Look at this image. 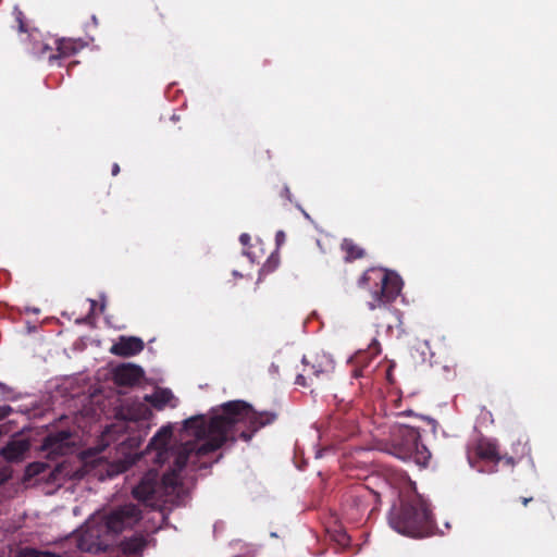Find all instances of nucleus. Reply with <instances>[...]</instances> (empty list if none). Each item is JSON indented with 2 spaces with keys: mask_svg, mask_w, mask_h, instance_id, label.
<instances>
[{
  "mask_svg": "<svg viewBox=\"0 0 557 557\" xmlns=\"http://www.w3.org/2000/svg\"><path fill=\"white\" fill-rule=\"evenodd\" d=\"M277 413L257 411L244 400H230L214 410L207 420L203 416L191 417L184 422V429L195 437L186 442L176 453L169 451L168 444L172 436L170 428H162L150 440L148 449L157 451L156 461L164 462L173 456V466L160 479L157 470H149L133 488V496L141 502L152 503L163 493L171 494L181 485V472L194 458L207 456L220 449L225 443H235L238 438L249 442L262 428L274 423Z\"/></svg>",
  "mask_w": 557,
  "mask_h": 557,
  "instance_id": "obj_1",
  "label": "nucleus"
},
{
  "mask_svg": "<svg viewBox=\"0 0 557 557\" xmlns=\"http://www.w3.org/2000/svg\"><path fill=\"white\" fill-rule=\"evenodd\" d=\"M388 524L399 534L423 539L436 534V523L430 504L411 487L399 492L398 502L388 512Z\"/></svg>",
  "mask_w": 557,
  "mask_h": 557,
  "instance_id": "obj_2",
  "label": "nucleus"
},
{
  "mask_svg": "<svg viewBox=\"0 0 557 557\" xmlns=\"http://www.w3.org/2000/svg\"><path fill=\"white\" fill-rule=\"evenodd\" d=\"M358 286L370 293L367 301L369 310L388 311L403 288L401 277L394 271L383 268H369L358 280Z\"/></svg>",
  "mask_w": 557,
  "mask_h": 557,
  "instance_id": "obj_3",
  "label": "nucleus"
},
{
  "mask_svg": "<svg viewBox=\"0 0 557 557\" xmlns=\"http://www.w3.org/2000/svg\"><path fill=\"white\" fill-rule=\"evenodd\" d=\"M387 451L417 465H426L431 457L428 448L420 442L419 430L408 425H399L392 431Z\"/></svg>",
  "mask_w": 557,
  "mask_h": 557,
  "instance_id": "obj_4",
  "label": "nucleus"
},
{
  "mask_svg": "<svg viewBox=\"0 0 557 557\" xmlns=\"http://www.w3.org/2000/svg\"><path fill=\"white\" fill-rule=\"evenodd\" d=\"M301 363L302 370L296 376L295 384L302 387H311L317 382L329 379L334 370L333 360L324 352L304 356Z\"/></svg>",
  "mask_w": 557,
  "mask_h": 557,
  "instance_id": "obj_5",
  "label": "nucleus"
},
{
  "mask_svg": "<svg viewBox=\"0 0 557 557\" xmlns=\"http://www.w3.org/2000/svg\"><path fill=\"white\" fill-rule=\"evenodd\" d=\"M141 519V510L135 504H125L112 509L104 517L106 532L117 535L122 531L136 525Z\"/></svg>",
  "mask_w": 557,
  "mask_h": 557,
  "instance_id": "obj_6",
  "label": "nucleus"
},
{
  "mask_svg": "<svg viewBox=\"0 0 557 557\" xmlns=\"http://www.w3.org/2000/svg\"><path fill=\"white\" fill-rule=\"evenodd\" d=\"M478 460L493 463H498L504 460L509 467H513L516 465V460L512 456H502L496 443L486 438L479 440L474 446L468 450V461L472 467H474V461Z\"/></svg>",
  "mask_w": 557,
  "mask_h": 557,
  "instance_id": "obj_7",
  "label": "nucleus"
},
{
  "mask_svg": "<svg viewBox=\"0 0 557 557\" xmlns=\"http://www.w3.org/2000/svg\"><path fill=\"white\" fill-rule=\"evenodd\" d=\"M103 524L88 525L77 539V547L82 552L99 554L106 552L110 546Z\"/></svg>",
  "mask_w": 557,
  "mask_h": 557,
  "instance_id": "obj_8",
  "label": "nucleus"
},
{
  "mask_svg": "<svg viewBox=\"0 0 557 557\" xmlns=\"http://www.w3.org/2000/svg\"><path fill=\"white\" fill-rule=\"evenodd\" d=\"M141 367L133 363H123L113 370L114 383L119 386H134L144 377Z\"/></svg>",
  "mask_w": 557,
  "mask_h": 557,
  "instance_id": "obj_9",
  "label": "nucleus"
},
{
  "mask_svg": "<svg viewBox=\"0 0 557 557\" xmlns=\"http://www.w3.org/2000/svg\"><path fill=\"white\" fill-rule=\"evenodd\" d=\"M71 437V432L66 430L50 433L42 442V450L50 455L62 456L70 448Z\"/></svg>",
  "mask_w": 557,
  "mask_h": 557,
  "instance_id": "obj_10",
  "label": "nucleus"
},
{
  "mask_svg": "<svg viewBox=\"0 0 557 557\" xmlns=\"http://www.w3.org/2000/svg\"><path fill=\"white\" fill-rule=\"evenodd\" d=\"M144 348L145 343L141 338L122 335L119 337L117 342L111 346L110 352L119 357L128 358L140 354Z\"/></svg>",
  "mask_w": 557,
  "mask_h": 557,
  "instance_id": "obj_11",
  "label": "nucleus"
},
{
  "mask_svg": "<svg viewBox=\"0 0 557 557\" xmlns=\"http://www.w3.org/2000/svg\"><path fill=\"white\" fill-rule=\"evenodd\" d=\"M53 45L55 46V53L48 55V61L50 63H53L60 59L72 57L83 48L81 40L71 38L54 39Z\"/></svg>",
  "mask_w": 557,
  "mask_h": 557,
  "instance_id": "obj_12",
  "label": "nucleus"
},
{
  "mask_svg": "<svg viewBox=\"0 0 557 557\" xmlns=\"http://www.w3.org/2000/svg\"><path fill=\"white\" fill-rule=\"evenodd\" d=\"M173 399L174 395L168 388H158L153 394L144 396V401L150 404L157 410L164 409L166 405L175 407V404H171Z\"/></svg>",
  "mask_w": 557,
  "mask_h": 557,
  "instance_id": "obj_13",
  "label": "nucleus"
},
{
  "mask_svg": "<svg viewBox=\"0 0 557 557\" xmlns=\"http://www.w3.org/2000/svg\"><path fill=\"white\" fill-rule=\"evenodd\" d=\"M339 247L344 255L345 262H354L367 256L366 249L351 238H344Z\"/></svg>",
  "mask_w": 557,
  "mask_h": 557,
  "instance_id": "obj_14",
  "label": "nucleus"
},
{
  "mask_svg": "<svg viewBox=\"0 0 557 557\" xmlns=\"http://www.w3.org/2000/svg\"><path fill=\"white\" fill-rule=\"evenodd\" d=\"M147 546V539L143 534H134L124 539L121 544V550L126 555H135L141 553Z\"/></svg>",
  "mask_w": 557,
  "mask_h": 557,
  "instance_id": "obj_15",
  "label": "nucleus"
},
{
  "mask_svg": "<svg viewBox=\"0 0 557 557\" xmlns=\"http://www.w3.org/2000/svg\"><path fill=\"white\" fill-rule=\"evenodd\" d=\"M330 430L334 429V437L338 441L348 438L355 432V426L351 422H342L339 416H333L329 422Z\"/></svg>",
  "mask_w": 557,
  "mask_h": 557,
  "instance_id": "obj_16",
  "label": "nucleus"
},
{
  "mask_svg": "<svg viewBox=\"0 0 557 557\" xmlns=\"http://www.w3.org/2000/svg\"><path fill=\"white\" fill-rule=\"evenodd\" d=\"M152 417L151 409L144 403H135L128 408L127 418L132 421H146Z\"/></svg>",
  "mask_w": 557,
  "mask_h": 557,
  "instance_id": "obj_17",
  "label": "nucleus"
},
{
  "mask_svg": "<svg viewBox=\"0 0 557 557\" xmlns=\"http://www.w3.org/2000/svg\"><path fill=\"white\" fill-rule=\"evenodd\" d=\"M326 532L330 539L335 542L339 546H347L350 542V537L347 532L339 525H335L334 528H327Z\"/></svg>",
  "mask_w": 557,
  "mask_h": 557,
  "instance_id": "obj_18",
  "label": "nucleus"
},
{
  "mask_svg": "<svg viewBox=\"0 0 557 557\" xmlns=\"http://www.w3.org/2000/svg\"><path fill=\"white\" fill-rule=\"evenodd\" d=\"M1 453L5 459L12 460L17 458L23 453V449L13 443L4 447Z\"/></svg>",
  "mask_w": 557,
  "mask_h": 557,
  "instance_id": "obj_19",
  "label": "nucleus"
},
{
  "mask_svg": "<svg viewBox=\"0 0 557 557\" xmlns=\"http://www.w3.org/2000/svg\"><path fill=\"white\" fill-rule=\"evenodd\" d=\"M54 51H55V46L53 47V46H51V45H49V44L45 42V44H41V45L37 48L36 53H37L39 57H41V58H44V59H47V60H48V55H49V54H51V53H55Z\"/></svg>",
  "mask_w": 557,
  "mask_h": 557,
  "instance_id": "obj_20",
  "label": "nucleus"
},
{
  "mask_svg": "<svg viewBox=\"0 0 557 557\" xmlns=\"http://www.w3.org/2000/svg\"><path fill=\"white\" fill-rule=\"evenodd\" d=\"M14 14H15V20L18 22V30H20L21 33H25V32H27V29H26V24L24 23V15H23V12H22V11L16 10V11L14 12Z\"/></svg>",
  "mask_w": 557,
  "mask_h": 557,
  "instance_id": "obj_21",
  "label": "nucleus"
},
{
  "mask_svg": "<svg viewBox=\"0 0 557 557\" xmlns=\"http://www.w3.org/2000/svg\"><path fill=\"white\" fill-rule=\"evenodd\" d=\"M13 409L9 405L0 406V421L9 417Z\"/></svg>",
  "mask_w": 557,
  "mask_h": 557,
  "instance_id": "obj_22",
  "label": "nucleus"
},
{
  "mask_svg": "<svg viewBox=\"0 0 557 557\" xmlns=\"http://www.w3.org/2000/svg\"><path fill=\"white\" fill-rule=\"evenodd\" d=\"M42 467H44V465H41V463H33L28 467V472L30 474H38L41 471Z\"/></svg>",
  "mask_w": 557,
  "mask_h": 557,
  "instance_id": "obj_23",
  "label": "nucleus"
},
{
  "mask_svg": "<svg viewBox=\"0 0 557 557\" xmlns=\"http://www.w3.org/2000/svg\"><path fill=\"white\" fill-rule=\"evenodd\" d=\"M12 392V389L5 385L4 383L0 382V393L2 395H9Z\"/></svg>",
  "mask_w": 557,
  "mask_h": 557,
  "instance_id": "obj_24",
  "label": "nucleus"
},
{
  "mask_svg": "<svg viewBox=\"0 0 557 557\" xmlns=\"http://www.w3.org/2000/svg\"><path fill=\"white\" fill-rule=\"evenodd\" d=\"M239 242L243 244V245H248L249 242H250V236L247 234V233H243L240 236H239Z\"/></svg>",
  "mask_w": 557,
  "mask_h": 557,
  "instance_id": "obj_25",
  "label": "nucleus"
},
{
  "mask_svg": "<svg viewBox=\"0 0 557 557\" xmlns=\"http://www.w3.org/2000/svg\"><path fill=\"white\" fill-rule=\"evenodd\" d=\"M352 375L355 377H360V376H363V368H356L352 370Z\"/></svg>",
  "mask_w": 557,
  "mask_h": 557,
  "instance_id": "obj_26",
  "label": "nucleus"
},
{
  "mask_svg": "<svg viewBox=\"0 0 557 557\" xmlns=\"http://www.w3.org/2000/svg\"><path fill=\"white\" fill-rule=\"evenodd\" d=\"M285 239V235L282 231L276 233V243L277 245H281Z\"/></svg>",
  "mask_w": 557,
  "mask_h": 557,
  "instance_id": "obj_27",
  "label": "nucleus"
},
{
  "mask_svg": "<svg viewBox=\"0 0 557 557\" xmlns=\"http://www.w3.org/2000/svg\"><path fill=\"white\" fill-rule=\"evenodd\" d=\"M274 262V265H273V269L276 267V263H277V258L274 257V255H271L270 258L268 259V267L270 268L271 267V263Z\"/></svg>",
  "mask_w": 557,
  "mask_h": 557,
  "instance_id": "obj_28",
  "label": "nucleus"
},
{
  "mask_svg": "<svg viewBox=\"0 0 557 557\" xmlns=\"http://www.w3.org/2000/svg\"><path fill=\"white\" fill-rule=\"evenodd\" d=\"M520 500H521L522 505L525 507L529 505V503H531L533 500V498L532 497H521Z\"/></svg>",
  "mask_w": 557,
  "mask_h": 557,
  "instance_id": "obj_29",
  "label": "nucleus"
},
{
  "mask_svg": "<svg viewBox=\"0 0 557 557\" xmlns=\"http://www.w3.org/2000/svg\"><path fill=\"white\" fill-rule=\"evenodd\" d=\"M119 172H120V166L117 163H114L112 166V175L115 176L119 174Z\"/></svg>",
  "mask_w": 557,
  "mask_h": 557,
  "instance_id": "obj_30",
  "label": "nucleus"
},
{
  "mask_svg": "<svg viewBox=\"0 0 557 557\" xmlns=\"http://www.w3.org/2000/svg\"><path fill=\"white\" fill-rule=\"evenodd\" d=\"M283 191H284V195L286 196V198H287V199H289V198H290V197H289V196H290L289 188H288L287 186H285V187H284V189H283Z\"/></svg>",
  "mask_w": 557,
  "mask_h": 557,
  "instance_id": "obj_31",
  "label": "nucleus"
},
{
  "mask_svg": "<svg viewBox=\"0 0 557 557\" xmlns=\"http://www.w3.org/2000/svg\"><path fill=\"white\" fill-rule=\"evenodd\" d=\"M363 357H364V355H363V354H362V355L357 356V358H356V362H357V363L361 362V360L363 359Z\"/></svg>",
  "mask_w": 557,
  "mask_h": 557,
  "instance_id": "obj_32",
  "label": "nucleus"
},
{
  "mask_svg": "<svg viewBox=\"0 0 557 557\" xmlns=\"http://www.w3.org/2000/svg\"><path fill=\"white\" fill-rule=\"evenodd\" d=\"M271 369H273V371H277V367H275L274 364L271 366Z\"/></svg>",
  "mask_w": 557,
  "mask_h": 557,
  "instance_id": "obj_33",
  "label": "nucleus"
},
{
  "mask_svg": "<svg viewBox=\"0 0 557 557\" xmlns=\"http://www.w3.org/2000/svg\"><path fill=\"white\" fill-rule=\"evenodd\" d=\"M513 459L516 460V463H517L519 460H521V457H518V459H516V458L513 457Z\"/></svg>",
  "mask_w": 557,
  "mask_h": 557,
  "instance_id": "obj_34",
  "label": "nucleus"
}]
</instances>
